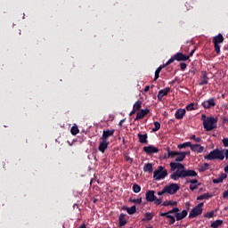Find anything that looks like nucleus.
Returning <instances> with one entry per match:
<instances>
[{
	"label": "nucleus",
	"mask_w": 228,
	"mask_h": 228,
	"mask_svg": "<svg viewBox=\"0 0 228 228\" xmlns=\"http://www.w3.org/2000/svg\"><path fill=\"white\" fill-rule=\"evenodd\" d=\"M169 167L173 172L170 175V179H173V181H179V179L184 177H196L197 175L195 170H186L184 165L181 163L170 162Z\"/></svg>",
	"instance_id": "f257e3e1"
},
{
	"label": "nucleus",
	"mask_w": 228,
	"mask_h": 228,
	"mask_svg": "<svg viewBox=\"0 0 228 228\" xmlns=\"http://www.w3.org/2000/svg\"><path fill=\"white\" fill-rule=\"evenodd\" d=\"M205 159H208L210 161L213 159H220V161H224V155L222 153V150H213L208 155L205 156Z\"/></svg>",
	"instance_id": "f03ea898"
},
{
	"label": "nucleus",
	"mask_w": 228,
	"mask_h": 228,
	"mask_svg": "<svg viewBox=\"0 0 228 228\" xmlns=\"http://www.w3.org/2000/svg\"><path fill=\"white\" fill-rule=\"evenodd\" d=\"M168 175V172L163 168L162 166L159 167L154 172H153V179L155 181H161L162 179H165Z\"/></svg>",
	"instance_id": "7ed1b4c3"
},
{
	"label": "nucleus",
	"mask_w": 228,
	"mask_h": 228,
	"mask_svg": "<svg viewBox=\"0 0 228 228\" xmlns=\"http://www.w3.org/2000/svg\"><path fill=\"white\" fill-rule=\"evenodd\" d=\"M216 118L214 117L207 118V120H205V123H203V127L206 131H213L215 127H216Z\"/></svg>",
	"instance_id": "20e7f679"
},
{
	"label": "nucleus",
	"mask_w": 228,
	"mask_h": 228,
	"mask_svg": "<svg viewBox=\"0 0 228 228\" xmlns=\"http://www.w3.org/2000/svg\"><path fill=\"white\" fill-rule=\"evenodd\" d=\"M166 193L168 195H175L179 191V184L177 183H169L164 187Z\"/></svg>",
	"instance_id": "39448f33"
},
{
	"label": "nucleus",
	"mask_w": 228,
	"mask_h": 228,
	"mask_svg": "<svg viewBox=\"0 0 228 228\" xmlns=\"http://www.w3.org/2000/svg\"><path fill=\"white\" fill-rule=\"evenodd\" d=\"M203 206L204 203H200L196 207H194L189 214V218H195L196 216H199V215H202Z\"/></svg>",
	"instance_id": "423d86ee"
},
{
	"label": "nucleus",
	"mask_w": 228,
	"mask_h": 228,
	"mask_svg": "<svg viewBox=\"0 0 228 228\" xmlns=\"http://www.w3.org/2000/svg\"><path fill=\"white\" fill-rule=\"evenodd\" d=\"M215 51L217 54H220V44L224 42V36L222 34H218L213 38Z\"/></svg>",
	"instance_id": "0eeeda50"
},
{
	"label": "nucleus",
	"mask_w": 228,
	"mask_h": 228,
	"mask_svg": "<svg viewBox=\"0 0 228 228\" xmlns=\"http://www.w3.org/2000/svg\"><path fill=\"white\" fill-rule=\"evenodd\" d=\"M108 145H110L108 140L102 139V142H100L99 143L98 150L100 151V152H102V154H104L106 149H108Z\"/></svg>",
	"instance_id": "6e6552de"
},
{
	"label": "nucleus",
	"mask_w": 228,
	"mask_h": 228,
	"mask_svg": "<svg viewBox=\"0 0 228 228\" xmlns=\"http://www.w3.org/2000/svg\"><path fill=\"white\" fill-rule=\"evenodd\" d=\"M143 151L146 154H156V153L159 152V150H158V148H156L152 145L144 146Z\"/></svg>",
	"instance_id": "1a4fd4ad"
},
{
	"label": "nucleus",
	"mask_w": 228,
	"mask_h": 228,
	"mask_svg": "<svg viewBox=\"0 0 228 228\" xmlns=\"http://www.w3.org/2000/svg\"><path fill=\"white\" fill-rule=\"evenodd\" d=\"M216 103L215 102L214 98H209L208 100L202 102L203 108L206 110H209V108H213Z\"/></svg>",
	"instance_id": "9d476101"
},
{
	"label": "nucleus",
	"mask_w": 228,
	"mask_h": 228,
	"mask_svg": "<svg viewBox=\"0 0 228 228\" xmlns=\"http://www.w3.org/2000/svg\"><path fill=\"white\" fill-rule=\"evenodd\" d=\"M191 151H192V152H198V154H201V152H204V147L199 143L191 144Z\"/></svg>",
	"instance_id": "9b49d317"
},
{
	"label": "nucleus",
	"mask_w": 228,
	"mask_h": 228,
	"mask_svg": "<svg viewBox=\"0 0 228 228\" xmlns=\"http://www.w3.org/2000/svg\"><path fill=\"white\" fill-rule=\"evenodd\" d=\"M175 58L176 61H186L187 60H190V56L183 54V53H177L175 55Z\"/></svg>",
	"instance_id": "f8f14e48"
},
{
	"label": "nucleus",
	"mask_w": 228,
	"mask_h": 228,
	"mask_svg": "<svg viewBox=\"0 0 228 228\" xmlns=\"http://www.w3.org/2000/svg\"><path fill=\"white\" fill-rule=\"evenodd\" d=\"M186 115V110L184 109H178L175 114V117L177 120L183 119V118Z\"/></svg>",
	"instance_id": "ddd939ff"
},
{
	"label": "nucleus",
	"mask_w": 228,
	"mask_h": 228,
	"mask_svg": "<svg viewBox=\"0 0 228 228\" xmlns=\"http://www.w3.org/2000/svg\"><path fill=\"white\" fill-rule=\"evenodd\" d=\"M145 197L147 202H154V200H156V195H154V191H148Z\"/></svg>",
	"instance_id": "4468645a"
},
{
	"label": "nucleus",
	"mask_w": 228,
	"mask_h": 228,
	"mask_svg": "<svg viewBox=\"0 0 228 228\" xmlns=\"http://www.w3.org/2000/svg\"><path fill=\"white\" fill-rule=\"evenodd\" d=\"M186 216H188V210H183L182 212H177L175 214V218L177 220V222L186 218Z\"/></svg>",
	"instance_id": "2eb2a0df"
},
{
	"label": "nucleus",
	"mask_w": 228,
	"mask_h": 228,
	"mask_svg": "<svg viewBox=\"0 0 228 228\" xmlns=\"http://www.w3.org/2000/svg\"><path fill=\"white\" fill-rule=\"evenodd\" d=\"M170 92V88H165L160 91H159L158 94V100L161 101L165 95H168V93Z\"/></svg>",
	"instance_id": "dca6fc26"
},
{
	"label": "nucleus",
	"mask_w": 228,
	"mask_h": 228,
	"mask_svg": "<svg viewBox=\"0 0 228 228\" xmlns=\"http://www.w3.org/2000/svg\"><path fill=\"white\" fill-rule=\"evenodd\" d=\"M113 133H115V130L103 131L102 140H108L110 136H113Z\"/></svg>",
	"instance_id": "f3484780"
},
{
	"label": "nucleus",
	"mask_w": 228,
	"mask_h": 228,
	"mask_svg": "<svg viewBox=\"0 0 228 228\" xmlns=\"http://www.w3.org/2000/svg\"><path fill=\"white\" fill-rule=\"evenodd\" d=\"M147 113H149V110H147V109L140 110L136 115L135 120H140V119L143 118V117H145V115H147Z\"/></svg>",
	"instance_id": "a211bd4d"
},
{
	"label": "nucleus",
	"mask_w": 228,
	"mask_h": 228,
	"mask_svg": "<svg viewBox=\"0 0 228 228\" xmlns=\"http://www.w3.org/2000/svg\"><path fill=\"white\" fill-rule=\"evenodd\" d=\"M138 138H139V142L140 143H149V141H147L148 135L147 134H137Z\"/></svg>",
	"instance_id": "6ab92c4d"
},
{
	"label": "nucleus",
	"mask_w": 228,
	"mask_h": 228,
	"mask_svg": "<svg viewBox=\"0 0 228 228\" xmlns=\"http://www.w3.org/2000/svg\"><path fill=\"white\" fill-rule=\"evenodd\" d=\"M224 179H227V175L225 174H222L218 178L213 180L214 184H220V183H224Z\"/></svg>",
	"instance_id": "aec40b11"
},
{
	"label": "nucleus",
	"mask_w": 228,
	"mask_h": 228,
	"mask_svg": "<svg viewBox=\"0 0 228 228\" xmlns=\"http://www.w3.org/2000/svg\"><path fill=\"white\" fill-rule=\"evenodd\" d=\"M186 154H188V152H178V154L176 155L177 157L175 158V161L177 163L183 161L184 158H186Z\"/></svg>",
	"instance_id": "412c9836"
},
{
	"label": "nucleus",
	"mask_w": 228,
	"mask_h": 228,
	"mask_svg": "<svg viewBox=\"0 0 228 228\" xmlns=\"http://www.w3.org/2000/svg\"><path fill=\"white\" fill-rule=\"evenodd\" d=\"M222 224H224V221L218 219V220H216L213 223H211L210 227H212V228H219L220 225H222Z\"/></svg>",
	"instance_id": "4be33fe9"
},
{
	"label": "nucleus",
	"mask_w": 228,
	"mask_h": 228,
	"mask_svg": "<svg viewBox=\"0 0 228 228\" xmlns=\"http://www.w3.org/2000/svg\"><path fill=\"white\" fill-rule=\"evenodd\" d=\"M179 152L177 151H172L170 150L167 151V155H166L164 158L165 159H168V158H175Z\"/></svg>",
	"instance_id": "5701e85b"
},
{
	"label": "nucleus",
	"mask_w": 228,
	"mask_h": 228,
	"mask_svg": "<svg viewBox=\"0 0 228 228\" xmlns=\"http://www.w3.org/2000/svg\"><path fill=\"white\" fill-rule=\"evenodd\" d=\"M165 67H167V65L159 66V67L156 69L154 81H156V80L159 77V72H161V69H165Z\"/></svg>",
	"instance_id": "b1692460"
},
{
	"label": "nucleus",
	"mask_w": 228,
	"mask_h": 228,
	"mask_svg": "<svg viewBox=\"0 0 228 228\" xmlns=\"http://www.w3.org/2000/svg\"><path fill=\"white\" fill-rule=\"evenodd\" d=\"M119 225L122 227L123 225H126V215L124 214H120L119 215Z\"/></svg>",
	"instance_id": "393cba45"
},
{
	"label": "nucleus",
	"mask_w": 228,
	"mask_h": 228,
	"mask_svg": "<svg viewBox=\"0 0 228 228\" xmlns=\"http://www.w3.org/2000/svg\"><path fill=\"white\" fill-rule=\"evenodd\" d=\"M206 199H211V195L209 193H204L197 198V200H204Z\"/></svg>",
	"instance_id": "a878e982"
},
{
	"label": "nucleus",
	"mask_w": 228,
	"mask_h": 228,
	"mask_svg": "<svg viewBox=\"0 0 228 228\" xmlns=\"http://www.w3.org/2000/svg\"><path fill=\"white\" fill-rule=\"evenodd\" d=\"M143 171L144 172H152V164L151 163H147L143 167Z\"/></svg>",
	"instance_id": "bb28decb"
},
{
	"label": "nucleus",
	"mask_w": 228,
	"mask_h": 228,
	"mask_svg": "<svg viewBox=\"0 0 228 228\" xmlns=\"http://www.w3.org/2000/svg\"><path fill=\"white\" fill-rule=\"evenodd\" d=\"M186 147H190V149H191V142H187L178 145V149H186Z\"/></svg>",
	"instance_id": "cd10ccee"
},
{
	"label": "nucleus",
	"mask_w": 228,
	"mask_h": 228,
	"mask_svg": "<svg viewBox=\"0 0 228 228\" xmlns=\"http://www.w3.org/2000/svg\"><path fill=\"white\" fill-rule=\"evenodd\" d=\"M162 206H177V201H174V200H168V201H164L162 203Z\"/></svg>",
	"instance_id": "c85d7f7f"
},
{
	"label": "nucleus",
	"mask_w": 228,
	"mask_h": 228,
	"mask_svg": "<svg viewBox=\"0 0 228 228\" xmlns=\"http://www.w3.org/2000/svg\"><path fill=\"white\" fill-rule=\"evenodd\" d=\"M128 215H134L136 213V206H132L131 208H126Z\"/></svg>",
	"instance_id": "c756f323"
},
{
	"label": "nucleus",
	"mask_w": 228,
	"mask_h": 228,
	"mask_svg": "<svg viewBox=\"0 0 228 228\" xmlns=\"http://www.w3.org/2000/svg\"><path fill=\"white\" fill-rule=\"evenodd\" d=\"M133 191H134V193H140V191H142V187H140V185L134 183L133 185Z\"/></svg>",
	"instance_id": "7c9ffc66"
},
{
	"label": "nucleus",
	"mask_w": 228,
	"mask_h": 228,
	"mask_svg": "<svg viewBox=\"0 0 228 228\" xmlns=\"http://www.w3.org/2000/svg\"><path fill=\"white\" fill-rule=\"evenodd\" d=\"M142 108V102L138 101L134 104V111H138Z\"/></svg>",
	"instance_id": "2f4dec72"
},
{
	"label": "nucleus",
	"mask_w": 228,
	"mask_h": 228,
	"mask_svg": "<svg viewBox=\"0 0 228 228\" xmlns=\"http://www.w3.org/2000/svg\"><path fill=\"white\" fill-rule=\"evenodd\" d=\"M154 126H155V127L152 128L153 133H156V131H159V129L161 127V124H159V122H158V121H155Z\"/></svg>",
	"instance_id": "473e14b6"
},
{
	"label": "nucleus",
	"mask_w": 228,
	"mask_h": 228,
	"mask_svg": "<svg viewBox=\"0 0 228 228\" xmlns=\"http://www.w3.org/2000/svg\"><path fill=\"white\" fill-rule=\"evenodd\" d=\"M70 133L71 134H77V133H79V128H77V126H73L70 129Z\"/></svg>",
	"instance_id": "72a5a7b5"
},
{
	"label": "nucleus",
	"mask_w": 228,
	"mask_h": 228,
	"mask_svg": "<svg viewBox=\"0 0 228 228\" xmlns=\"http://www.w3.org/2000/svg\"><path fill=\"white\" fill-rule=\"evenodd\" d=\"M190 140H193L197 143H200V142H202V139L200 137L195 136V134L191 135Z\"/></svg>",
	"instance_id": "f704fd0d"
},
{
	"label": "nucleus",
	"mask_w": 228,
	"mask_h": 228,
	"mask_svg": "<svg viewBox=\"0 0 228 228\" xmlns=\"http://www.w3.org/2000/svg\"><path fill=\"white\" fill-rule=\"evenodd\" d=\"M159 215L160 216H166V218H168V219L174 217V216H171V214L168 212H160Z\"/></svg>",
	"instance_id": "c9c22d12"
},
{
	"label": "nucleus",
	"mask_w": 228,
	"mask_h": 228,
	"mask_svg": "<svg viewBox=\"0 0 228 228\" xmlns=\"http://www.w3.org/2000/svg\"><path fill=\"white\" fill-rule=\"evenodd\" d=\"M200 85H208V77H206V75H204L200 82Z\"/></svg>",
	"instance_id": "e433bc0d"
},
{
	"label": "nucleus",
	"mask_w": 228,
	"mask_h": 228,
	"mask_svg": "<svg viewBox=\"0 0 228 228\" xmlns=\"http://www.w3.org/2000/svg\"><path fill=\"white\" fill-rule=\"evenodd\" d=\"M154 218V214L147 212L145 214V219L144 220H152Z\"/></svg>",
	"instance_id": "4c0bfd02"
},
{
	"label": "nucleus",
	"mask_w": 228,
	"mask_h": 228,
	"mask_svg": "<svg viewBox=\"0 0 228 228\" xmlns=\"http://www.w3.org/2000/svg\"><path fill=\"white\" fill-rule=\"evenodd\" d=\"M221 151L224 156V159H228V149H222Z\"/></svg>",
	"instance_id": "58836bf2"
},
{
	"label": "nucleus",
	"mask_w": 228,
	"mask_h": 228,
	"mask_svg": "<svg viewBox=\"0 0 228 228\" xmlns=\"http://www.w3.org/2000/svg\"><path fill=\"white\" fill-rule=\"evenodd\" d=\"M167 213H169V215H172L173 213L177 215V213H179V208H174L171 210H169Z\"/></svg>",
	"instance_id": "ea45409f"
},
{
	"label": "nucleus",
	"mask_w": 228,
	"mask_h": 228,
	"mask_svg": "<svg viewBox=\"0 0 228 228\" xmlns=\"http://www.w3.org/2000/svg\"><path fill=\"white\" fill-rule=\"evenodd\" d=\"M174 61H175V55L174 57H171V58L167 61V62L166 64H164V65H166V67H167V65H170V63H174Z\"/></svg>",
	"instance_id": "a19ab883"
},
{
	"label": "nucleus",
	"mask_w": 228,
	"mask_h": 228,
	"mask_svg": "<svg viewBox=\"0 0 228 228\" xmlns=\"http://www.w3.org/2000/svg\"><path fill=\"white\" fill-rule=\"evenodd\" d=\"M197 188H199V183H191L190 190H191V191H193V190H197Z\"/></svg>",
	"instance_id": "79ce46f5"
},
{
	"label": "nucleus",
	"mask_w": 228,
	"mask_h": 228,
	"mask_svg": "<svg viewBox=\"0 0 228 228\" xmlns=\"http://www.w3.org/2000/svg\"><path fill=\"white\" fill-rule=\"evenodd\" d=\"M215 215V212H208L207 214H205V218H213Z\"/></svg>",
	"instance_id": "37998d69"
},
{
	"label": "nucleus",
	"mask_w": 228,
	"mask_h": 228,
	"mask_svg": "<svg viewBox=\"0 0 228 228\" xmlns=\"http://www.w3.org/2000/svg\"><path fill=\"white\" fill-rule=\"evenodd\" d=\"M187 111H192V110H195L193 103H191L186 106Z\"/></svg>",
	"instance_id": "c03bdc74"
},
{
	"label": "nucleus",
	"mask_w": 228,
	"mask_h": 228,
	"mask_svg": "<svg viewBox=\"0 0 228 228\" xmlns=\"http://www.w3.org/2000/svg\"><path fill=\"white\" fill-rule=\"evenodd\" d=\"M153 202H155V204H156L157 206H159V204H161V203L163 202V200L158 199L157 197H155V200H154Z\"/></svg>",
	"instance_id": "a18cd8bd"
},
{
	"label": "nucleus",
	"mask_w": 228,
	"mask_h": 228,
	"mask_svg": "<svg viewBox=\"0 0 228 228\" xmlns=\"http://www.w3.org/2000/svg\"><path fill=\"white\" fill-rule=\"evenodd\" d=\"M222 143L224 144V147H228V138H223Z\"/></svg>",
	"instance_id": "49530a36"
},
{
	"label": "nucleus",
	"mask_w": 228,
	"mask_h": 228,
	"mask_svg": "<svg viewBox=\"0 0 228 228\" xmlns=\"http://www.w3.org/2000/svg\"><path fill=\"white\" fill-rule=\"evenodd\" d=\"M132 202H134V204H142V198L132 200Z\"/></svg>",
	"instance_id": "de8ad7c7"
},
{
	"label": "nucleus",
	"mask_w": 228,
	"mask_h": 228,
	"mask_svg": "<svg viewBox=\"0 0 228 228\" xmlns=\"http://www.w3.org/2000/svg\"><path fill=\"white\" fill-rule=\"evenodd\" d=\"M125 159L126 161H127L128 163H133V159H131L129 157V155H125Z\"/></svg>",
	"instance_id": "09e8293b"
},
{
	"label": "nucleus",
	"mask_w": 228,
	"mask_h": 228,
	"mask_svg": "<svg viewBox=\"0 0 228 228\" xmlns=\"http://www.w3.org/2000/svg\"><path fill=\"white\" fill-rule=\"evenodd\" d=\"M209 167V165L208 164H204L201 167H200V171L204 172V170H208V167Z\"/></svg>",
	"instance_id": "8fccbe9b"
},
{
	"label": "nucleus",
	"mask_w": 228,
	"mask_h": 228,
	"mask_svg": "<svg viewBox=\"0 0 228 228\" xmlns=\"http://www.w3.org/2000/svg\"><path fill=\"white\" fill-rule=\"evenodd\" d=\"M174 224H175V217H172L169 219V225H174Z\"/></svg>",
	"instance_id": "3c124183"
},
{
	"label": "nucleus",
	"mask_w": 228,
	"mask_h": 228,
	"mask_svg": "<svg viewBox=\"0 0 228 228\" xmlns=\"http://www.w3.org/2000/svg\"><path fill=\"white\" fill-rule=\"evenodd\" d=\"M165 193H167V191H165V187H164L162 191H159L158 192V195H159V196H161V195H165Z\"/></svg>",
	"instance_id": "603ef678"
},
{
	"label": "nucleus",
	"mask_w": 228,
	"mask_h": 228,
	"mask_svg": "<svg viewBox=\"0 0 228 228\" xmlns=\"http://www.w3.org/2000/svg\"><path fill=\"white\" fill-rule=\"evenodd\" d=\"M180 67H181V69H182V70H185V69H186V63L182 62V63L180 64Z\"/></svg>",
	"instance_id": "864d4df0"
},
{
	"label": "nucleus",
	"mask_w": 228,
	"mask_h": 228,
	"mask_svg": "<svg viewBox=\"0 0 228 228\" xmlns=\"http://www.w3.org/2000/svg\"><path fill=\"white\" fill-rule=\"evenodd\" d=\"M223 199H228V190L223 193Z\"/></svg>",
	"instance_id": "5fc2aeb1"
},
{
	"label": "nucleus",
	"mask_w": 228,
	"mask_h": 228,
	"mask_svg": "<svg viewBox=\"0 0 228 228\" xmlns=\"http://www.w3.org/2000/svg\"><path fill=\"white\" fill-rule=\"evenodd\" d=\"M189 183H191V184H199V181L197 180H190Z\"/></svg>",
	"instance_id": "6e6d98bb"
},
{
	"label": "nucleus",
	"mask_w": 228,
	"mask_h": 228,
	"mask_svg": "<svg viewBox=\"0 0 228 228\" xmlns=\"http://www.w3.org/2000/svg\"><path fill=\"white\" fill-rule=\"evenodd\" d=\"M194 53H195V49L191 50L190 54L187 56H189V58H191V56H193Z\"/></svg>",
	"instance_id": "4d7b16f0"
},
{
	"label": "nucleus",
	"mask_w": 228,
	"mask_h": 228,
	"mask_svg": "<svg viewBox=\"0 0 228 228\" xmlns=\"http://www.w3.org/2000/svg\"><path fill=\"white\" fill-rule=\"evenodd\" d=\"M201 120H203V124L205 123V120H208V118H206V115L201 116Z\"/></svg>",
	"instance_id": "13d9d810"
},
{
	"label": "nucleus",
	"mask_w": 228,
	"mask_h": 228,
	"mask_svg": "<svg viewBox=\"0 0 228 228\" xmlns=\"http://www.w3.org/2000/svg\"><path fill=\"white\" fill-rule=\"evenodd\" d=\"M151 88V86H146L145 87H144V92H149V89Z\"/></svg>",
	"instance_id": "bf43d9fd"
},
{
	"label": "nucleus",
	"mask_w": 228,
	"mask_h": 228,
	"mask_svg": "<svg viewBox=\"0 0 228 228\" xmlns=\"http://www.w3.org/2000/svg\"><path fill=\"white\" fill-rule=\"evenodd\" d=\"M135 111H136V110H134V109H133V110L130 112L129 115H130V116H131V115H134V113Z\"/></svg>",
	"instance_id": "052dcab7"
},
{
	"label": "nucleus",
	"mask_w": 228,
	"mask_h": 228,
	"mask_svg": "<svg viewBox=\"0 0 228 228\" xmlns=\"http://www.w3.org/2000/svg\"><path fill=\"white\" fill-rule=\"evenodd\" d=\"M224 172L228 174V165L224 167Z\"/></svg>",
	"instance_id": "680f3d73"
},
{
	"label": "nucleus",
	"mask_w": 228,
	"mask_h": 228,
	"mask_svg": "<svg viewBox=\"0 0 228 228\" xmlns=\"http://www.w3.org/2000/svg\"><path fill=\"white\" fill-rule=\"evenodd\" d=\"M79 228H86V225L83 224L82 225L79 226Z\"/></svg>",
	"instance_id": "e2e57ef3"
},
{
	"label": "nucleus",
	"mask_w": 228,
	"mask_h": 228,
	"mask_svg": "<svg viewBox=\"0 0 228 228\" xmlns=\"http://www.w3.org/2000/svg\"><path fill=\"white\" fill-rule=\"evenodd\" d=\"M122 124H124V119H122V120L119 122V126H122Z\"/></svg>",
	"instance_id": "0e129e2a"
}]
</instances>
